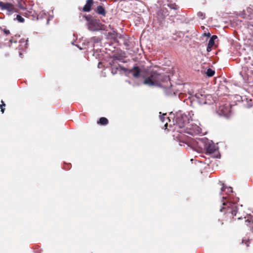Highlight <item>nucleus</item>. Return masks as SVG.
<instances>
[{
    "label": "nucleus",
    "mask_w": 253,
    "mask_h": 253,
    "mask_svg": "<svg viewBox=\"0 0 253 253\" xmlns=\"http://www.w3.org/2000/svg\"><path fill=\"white\" fill-rule=\"evenodd\" d=\"M185 113L182 111L179 110L173 113L171 112L170 115L171 118L172 119L173 125L175 126V128L177 127L179 128H184L188 121L192 118V116L190 113Z\"/></svg>",
    "instance_id": "f257e3e1"
},
{
    "label": "nucleus",
    "mask_w": 253,
    "mask_h": 253,
    "mask_svg": "<svg viewBox=\"0 0 253 253\" xmlns=\"http://www.w3.org/2000/svg\"><path fill=\"white\" fill-rule=\"evenodd\" d=\"M169 80V76L159 73L155 71L151 72L150 76L145 78L143 84L150 86H157L158 83L166 82Z\"/></svg>",
    "instance_id": "f03ea898"
},
{
    "label": "nucleus",
    "mask_w": 253,
    "mask_h": 253,
    "mask_svg": "<svg viewBox=\"0 0 253 253\" xmlns=\"http://www.w3.org/2000/svg\"><path fill=\"white\" fill-rule=\"evenodd\" d=\"M238 201V198L236 200L232 201L229 197L227 202H223V207L220 209L219 211L220 212L224 211L225 213H231L233 216H236L238 212V208L236 204Z\"/></svg>",
    "instance_id": "7ed1b4c3"
},
{
    "label": "nucleus",
    "mask_w": 253,
    "mask_h": 253,
    "mask_svg": "<svg viewBox=\"0 0 253 253\" xmlns=\"http://www.w3.org/2000/svg\"><path fill=\"white\" fill-rule=\"evenodd\" d=\"M84 17L87 21L86 25L89 31L92 32L99 31L102 26L100 21L94 18L91 15H84Z\"/></svg>",
    "instance_id": "20e7f679"
},
{
    "label": "nucleus",
    "mask_w": 253,
    "mask_h": 253,
    "mask_svg": "<svg viewBox=\"0 0 253 253\" xmlns=\"http://www.w3.org/2000/svg\"><path fill=\"white\" fill-rule=\"evenodd\" d=\"M206 154H211L214 158H220V154L218 151L217 144H214L212 141L209 140L206 146Z\"/></svg>",
    "instance_id": "39448f33"
},
{
    "label": "nucleus",
    "mask_w": 253,
    "mask_h": 253,
    "mask_svg": "<svg viewBox=\"0 0 253 253\" xmlns=\"http://www.w3.org/2000/svg\"><path fill=\"white\" fill-rule=\"evenodd\" d=\"M209 139L206 137L198 138L195 139L193 142V150L198 153L202 152L203 150H206L207 143Z\"/></svg>",
    "instance_id": "423d86ee"
},
{
    "label": "nucleus",
    "mask_w": 253,
    "mask_h": 253,
    "mask_svg": "<svg viewBox=\"0 0 253 253\" xmlns=\"http://www.w3.org/2000/svg\"><path fill=\"white\" fill-rule=\"evenodd\" d=\"M184 132L191 135L199 134L202 132L201 128L193 123H190V121L187 122L185 127Z\"/></svg>",
    "instance_id": "0eeeda50"
},
{
    "label": "nucleus",
    "mask_w": 253,
    "mask_h": 253,
    "mask_svg": "<svg viewBox=\"0 0 253 253\" xmlns=\"http://www.w3.org/2000/svg\"><path fill=\"white\" fill-rule=\"evenodd\" d=\"M120 68L126 74L131 75L134 78H138L140 77V69L138 66H134L130 69L121 66H120Z\"/></svg>",
    "instance_id": "6e6552de"
},
{
    "label": "nucleus",
    "mask_w": 253,
    "mask_h": 253,
    "mask_svg": "<svg viewBox=\"0 0 253 253\" xmlns=\"http://www.w3.org/2000/svg\"><path fill=\"white\" fill-rule=\"evenodd\" d=\"M208 97H210V95L209 94L203 95L200 93H196L193 99V101L197 102L200 105L206 104L208 103L207 99Z\"/></svg>",
    "instance_id": "1a4fd4ad"
},
{
    "label": "nucleus",
    "mask_w": 253,
    "mask_h": 253,
    "mask_svg": "<svg viewBox=\"0 0 253 253\" xmlns=\"http://www.w3.org/2000/svg\"><path fill=\"white\" fill-rule=\"evenodd\" d=\"M168 15V12L166 8L158 10L157 12V18L160 23H162Z\"/></svg>",
    "instance_id": "9d476101"
},
{
    "label": "nucleus",
    "mask_w": 253,
    "mask_h": 253,
    "mask_svg": "<svg viewBox=\"0 0 253 253\" xmlns=\"http://www.w3.org/2000/svg\"><path fill=\"white\" fill-rule=\"evenodd\" d=\"M0 7L2 10H6L10 13L14 12L13 5L9 2H3L0 1Z\"/></svg>",
    "instance_id": "9b49d317"
},
{
    "label": "nucleus",
    "mask_w": 253,
    "mask_h": 253,
    "mask_svg": "<svg viewBox=\"0 0 253 253\" xmlns=\"http://www.w3.org/2000/svg\"><path fill=\"white\" fill-rule=\"evenodd\" d=\"M112 32H108L107 33V37H106V39H111L115 42H118L117 38H119L120 34H119L116 31H115L114 29H112Z\"/></svg>",
    "instance_id": "f8f14e48"
},
{
    "label": "nucleus",
    "mask_w": 253,
    "mask_h": 253,
    "mask_svg": "<svg viewBox=\"0 0 253 253\" xmlns=\"http://www.w3.org/2000/svg\"><path fill=\"white\" fill-rule=\"evenodd\" d=\"M102 39H103L102 37L99 38V37H92L90 39H89L87 43L88 44H91V46H94V44L101 43V42L102 40Z\"/></svg>",
    "instance_id": "ddd939ff"
},
{
    "label": "nucleus",
    "mask_w": 253,
    "mask_h": 253,
    "mask_svg": "<svg viewBox=\"0 0 253 253\" xmlns=\"http://www.w3.org/2000/svg\"><path fill=\"white\" fill-rule=\"evenodd\" d=\"M93 3V0H87L83 8V11L84 12H89L91 10V6Z\"/></svg>",
    "instance_id": "4468645a"
},
{
    "label": "nucleus",
    "mask_w": 253,
    "mask_h": 253,
    "mask_svg": "<svg viewBox=\"0 0 253 253\" xmlns=\"http://www.w3.org/2000/svg\"><path fill=\"white\" fill-rule=\"evenodd\" d=\"M119 38L123 41V43L126 47H129L130 45V42L129 38L125 35L120 34Z\"/></svg>",
    "instance_id": "2eb2a0df"
},
{
    "label": "nucleus",
    "mask_w": 253,
    "mask_h": 253,
    "mask_svg": "<svg viewBox=\"0 0 253 253\" xmlns=\"http://www.w3.org/2000/svg\"><path fill=\"white\" fill-rule=\"evenodd\" d=\"M95 11L98 14L102 16H105L106 14L105 8L101 5L97 6Z\"/></svg>",
    "instance_id": "dca6fc26"
},
{
    "label": "nucleus",
    "mask_w": 253,
    "mask_h": 253,
    "mask_svg": "<svg viewBox=\"0 0 253 253\" xmlns=\"http://www.w3.org/2000/svg\"><path fill=\"white\" fill-rule=\"evenodd\" d=\"M111 67V73L113 75H114L117 73L118 68L117 65H115V63L113 61H111L109 63Z\"/></svg>",
    "instance_id": "f3484780"
},
{
    "label": "nucleus",
    "mask_w": 253,
    "mask_h": 253,
    "mask_svg": "<svg viewBox=\"0 0 253 253\" xmlns=\"http://www.w3.org/2000/svg\"><path fill=\"white\" fill-rule=\"evenodd\" d=\"M221 184L222 185V187L221 188V193H220V194H221L222 192L224 190H225V189L226 188L227 189V194H229L230 193H233L232 187H231L230 186H229V187L226 186V185H225V184L224 183H221Z\"/></svg>",
    "instance_id": "a211bd4d"
},
{
    "label": "nucleus",
    "mask_w": 253,
    "mask_h": 253,
    "mask_svg": "<svg viewBox=\"0 0 253 253\" xmlns=\"http://www.w3.org/2000/svg\"><path fill=\"white\" fill-rule=\"evenodd\" d=\"M112 58H113V60L112 61H113V62H114V61L115 60H118L120 62H125L124 60H123V57L121 55H119V54H118V55H114L113 56H112Z\"/></svg>",
    "instance_id": "6ab92c4d"
},
{
    "label": "nucleus",
    "mask_w": 253,
    "mask_h": 253,
    "mask_svg": "<svg viewBox=\"0 0 253 253\" xmlns=\"http://www.w3.org/2000/svg\"><path fill=\"white\" fill-rule=\"evenodd\" d=\"M98 124H100L101 125H106L108 123V120L106 118L101 117L99 119V121L97 122Z\"/></svg>",
    "instance_id": "aec40b11"
},
{
    "label": "nucleus",
    "mask_w": 253,
    "mask_h": 253,
    "mask_svg": "<svg viewBox=\"0 0 253 253\" xmlns=\"http://www.w3.org/2000/svg\"><path fill=\"white\" fill-rule=\"evenodd\" d=\"M159 114H160V119L162 122L164 123L166 120H169V122H170V118H171L170 117H169L167 118L165 117V116L166 115V113L161 115V112H160Z\"/></svg>",
    "instance_id": "412c9836"
},
{
    "label": "nucleus",
    "mask_w": 253,
    "mask_h": 253,
    "mask_svg": "<svg viewBox=\"0 0 253 253\" xmlns=\"http://www.w3.org/2000/svg\"><path fill=\"white\" fill-rule=\"evenodd\" d=\"M100 30H99V31L100 32V33L102 36H104L105 38L106 39V37H107V33L108 32V30L102 27V25L100 27Z\"/></svg>",
    "instance_id": "4be33fe9"
},
{
    "label": "nucleus",
    "mask_w": 253,
    "mask_h": 253,
    "mask_svg": "<svg viewBox=\"0 0 253 253\" xmlns=\"http://www.w3.org/2000/svg\"><path fill=\"white\" fill-rule=\"evenodd\" d=\"M206 74L209 77H211L214 75L215 71L211 68H209L207 69Z\"/></svg>",
    "instance_id": "5701e85b"
},
{
    "label": "nucleus",
    "mask_w": 253,
    "mask_h": 253,
    "mask_svg": "<svg viewBox=\"0 0 253 253\" xmlns=\"http://www.w3.org/2000/svg\"><path fill=\"white\" fill-rule=\"evenodd\" d=\"M245 221L249 223V226L251 227V230L253 232V218L248 219L246 220ZM247 225H248V224H247Z\"/></svg>",
    "instance_id": "b1692460"
},
{
    "label": "nucleus",
    "mask_w": 253,
    "mask_h": 253,
    "mask_svg": "<svg viewBox=\"0 0 253 253\" xmlns=\"http://www.w3.org/2000/svg\"><path fill=\"white\" fill-rule=\"evenodd\" d=\"M15 19L20 23H23L25 21L24 18L20 15H17L16 18H14V20Z\"/></svg>",
    "instance_id": "393cba45"
},
{
    "label": "nucleus",
    "mask_w": 253,
    "mask_h": 253,
    "mask_svg": "<svg viewBox=\"0 0 253 253\" xmlns=\"http://www.w3.org/2000/svg\"><path fill=\"white\" fill-rule=\"evenodd\" d=\"M197 16L202 20H204L205 18V14L201 11L197 13Z\"/></svg>",
    "instance_id": "a878e982"
},
{
    "label": "nucleus",
    "mask_w": 253,
    "mask_h": 253,
    "mask_svg": "<svg viewBox=\"0 0 253 253\" xmlns=\"http://www.w3.org/2000/svg\"><path fill=\"white\" fill-rule=\"evenodd\" d=\"M252 11H253V9L250 7L247 9V12L250 13V14L249 15V18L250 19H252L253 18V13H252Z\"/></svg>",
    "instance_id": "bb28decb"
},
{
    "label": "nucleus",
    "mask_w": 253,
    "mask_h": 253,
    "mask_svg": "<svg viewBox=\"0 0 253 253\" xmlns=\"http://www.w3.org/2000/svg\"><path fill=\"white\" fill-rule=\"evenodd\" d=\"M214 44V41H212V40L210 39L208 45L212 47Z\"/></svg>",
    "instance_id": "cd10ccee"
},
{
    "label": "nucleus",
    "mask_w": 253,
    "mask_h": 253,
    "mask_svg": "<svg viewBox=\"0 0 253 253\" xmlns=\"http://www.w3.org/2000/svg\"><path fill=\"white\" fill-rule=\"evenodd\" d=\"M242 243H245L247 247H249L250 245L249 241L247 240L246 239H243L242 240Z\"/></svg>",
    "instance_id": "c85d7f7f"
},
{
    "label": "nucleus",
    "mask_w": 253,
    "mask_h": 253,
    "mask_svg": "<svg viewBox=\"0 0 253 253\" xmlns=\"http://www.w3.org/2000/svg\"><path fill=\"white\" fill-rule=\"evenodd\" d=\"M3 32L4 33V34H6V35H9L10 33L9 30H7L6 29H4L3 30Z\"/></svg>",
    "instance_id": "c756f323"
},
{
    "label": "nucleus",
    "mask_w": 253,
    "mask_h": 253,
    "mask_svg": "<svg viewBox=\"0 0 253 253\" xmlns=\"http://www.w3.org/2000/svg\"><path fill=\"white\" fill-rule=\"evenodd\" d=\"M212 46L208 45L207 47V51L210 52L211 50Z\"/></svg>",
    "instance_id": "7c9ffc66"
},
{
    "label": "nucleus",
    "mask_w": 253,
    "mask_h": 253,
    "mask_svg": "<svg viewBox=\"0 0 253 253\" xmlns=\"http://www.w3.org/2000/svg\"><path fill=\"white\" fill-rule=\"evenodd\" d=\"M217 38V36H216V35H212V36L211 37L210 39H211V40H212V41H215V39H216Z\"/></svg>",
    "instance_id": "2f4dec72"
},
{
    "label": "nucleus",
    "mask_w": 253,
    "mask_h": 253,
    "mask_svg": "<svg viewBox=\"0 0 253 253\" xmlns=\"http://www.w3.org/2000/svg\"><path fill=\"white\" fill-rule=\"evenodd\" d=\"M1 104H0V108L5 107V104L2 100L1 101Z\"/></svg>",
    "instance_id": "473e14b6"
},
{
    "label": "nucleus",
    "mask_w": 253,
    "mask_h": 253,
    "mask_svg": "<svg viewBox=\"0 0 253 253\" xmlns=\"http://www.w3.org/2000/svg\"><path fill=\"white\" fill-rule=\"evenodd\" d=\"M0 109H1L0 110L1 112L2 113V114H3L4 112L5 108L4 107H1Z\"/></svg>",
    "instance_id": "72a5a7b5"
},
{
    "label": "nucleus",
    "mask_w": 253,
    "mask_h": 253,
    "mask_svg": "<svg viewBox=\"0 0 253 253\" xmlns=\"http://www.w3.org/2000/svg\"><path fill=\"white\" fill-rule=\"evenodd\" d=\"M9 42L10 43H16L17 42V41H13V40L11 39L9 40Z\"/></svg>",
    "instance_id": "f704fd0d"
},
{
    "label": "nucleus",
    "mask_w": 253,
    "mask_h": 253,
    "mask_svg": "<svg viewBox=\"0 0 253 253\" xmlns=\"http://www.w3.org/2000/svg\"><path fill=\"white\" fill-rule=\"evenodd\" d=\"M204 36H207L208 37H210V36H211V34H210V33H207V34L205 33V34H204Z\"/></svg>",
    "instance_id": "c9c22d12"
},
{
    "label": "nucleus",
    "mask_w": 253,
    "mask_h": 253,
    "mask_svg": "<svg viewBox=\"0 0 253 253\" xmlns=\"http://www.w3.org/2000/svg\"><path fill=\"white\" fill-rule=\"evenodd\" d=\"M25 42V40L24 39H22L19 41V42L22 43Z\"/></svg>",
    "instance_id": "e433bc0d"
},
{
    "label": "nucleus",
    "mask_w": 253,
    "mask_h": 253,
    "mask_svg": "<svg viewBox=\"0 0 253 253\" xmlns=\"http://www.w3.org/2000/svg\"><path fill=\"white\" fill-rule=\"evenodd\" d=\"M25 42H26V43H25L26 47H27L28 42V39H26Z\"/></svg>",
    "instance_id": "4c0bfd02"
},
{
    "label": "nucleus",
    "mask_w": 253,
    "mask_h": 253,
    "mask_svg": "<svg viewBox=\"0 0 253 253\" xmlns=\"http://www.w3.org/2000/svg\"><path fill=\"white\" fill-rule=\"evenodd\" d=\"M168 126V123L167 122V123L165 124V125H164V126H165V129H167V128Z\"/></svg>",
    "instance_id": "58836bf2"
},
{
    "label": "nucleus",
    "mask_w": 253,
    "mask_h": 253,
    "mask_svg": "<svg viewBox=\"0 0 253 253\" xmlns=\"http://www.w3.org/2000/svg\"><path fill=\"white\" fill-rule=\"evenodd\" d=\"M249 25L252 26V27H253V22H251L249 23Z\"/></svg>",
    "instance_id": "ea45409f"
},
{
    "label": "nucleus",
    "mask_w": 253,
    "mask_h": 253,
    "mask_svg": "<svg viewBox=\"0 0 253 253\" xmlns=\"http://www.w3.org/2000/svg\"><path fill=\"white\" fill-rule=\"evenodd\" d=\"M101 64V63L100 62H99L98 64V68H100L101 67H100V64Z\"/></svg>",
    "instance_id": "a19ab883"
},
{
    "label": "nucleus",
    "mask_w": 253,
    "mask_h": 253,
    "mask_svg": "<svg viewBox=\"0 0 253 253\" xmlns=\"http://www.w3.org/2000/svg\"><path fill=\"white\" fill-rule=\"evenodd\" d=\"M76 46H77L80 50H82V48L79 45H75Z\"/></svg>",
    "instance_id": "79ce46f5"
},
{
    "label": "nucleus",
    "mask_w": 253,
    "mask_h": 253,
    "mask_svg": "<svg viewBox=\"0 0 253 253\" xmlns=\"http://www.w3.org/2000/svg\"><path fill=\"white\" fill-rule=\"evenodd\" d=\"M240 75L242 76V77H243V71L240 72Z\"/></svg>",
    "instance_id": "37998d69"
},
{
    "label": "nucleus",
    "mask_w": 253,
    "mask_h": 253,
    "mask_svg": "<svg viewBox=\"0 0 253 253\" xmlns=\"http://www.w3.org/2000/svg\"><path fill=\"white\" fill-rule=\"evenodd\" d=\"M252 106V104L251 103H250V104H249V106H248V108H250V107H251Z\"/></svg>",
    "instance_id": "c03bdc74"
},
{
    "label": "nucleus",
    "mask_w": 253,
    "mask_h": 253,
    "mask_svg": "<svg viewBox=\"0 0 253 253\" xmlns=\"http://www.w3.org/2000/svg\"><path fill=\"white\" fill-rule=\"evenodd\" d=\"M19 56H20V57L22 58V57H23V54H22V53H19Z\"/></svg>",
    "instance_id": "a18cd8bd"
},
{
    "label": "nucleus",
    "mask_w": 253,
    "mask_h": 253,
    "mask_svg": "<svg viewBox=\"0 0 253 253\" xmlns=\"http://www.w3.org/2000/svg\"><path fill=\"white\" fill-rule=\"evenodd\" d=\"M169 7H170V8H172V9H176L175 7H171V6H170Z\"/></svg>",
    "instance_id": "49530a36"
},
{
    "label": "nucleus",
    "mask_w": 253,
    "mask_h": 253,
    "mask_svg": "<svg viewBox=\"0 0 253 253\" xmlns=\"http://www.w3.org/2000/svg\"><path fill=\"white\" fill-rule=\"evenodd\" d=\"M126 82L128 84H131V82H130V81H126Z\"/></svg>",
    "instance_id": "de8ad7c7"
},
{
    "label": "nucleus",
    "mask_w": 253,
    "mask_h": 253,
    "mask_svg": "<svg viewBox=\"0 0 253 253\" xmlns=\"http://www.w3.org/2000/svg\"><path fill=\"white\" fill-rule=\"evenodd\" d=\"M49 21V19H48L47 20V22H46V24H48Z\"/></svg>",
    "instance_id": "09e8293b"
},
{
    "label": "nucleus",
    "mask_w": 253,
    "mask_h": 253,
    "mask_svg": "<svg viewBox=\"0 0 253 253\" xmlns=\"http://www.w3.org/2000/svg\"><path fill=\"white\" fill-rule=\"evenodd\" d=\"M222 199H223V200H224V199H226V197H222Z\"/></svg>",
    "instance_id": "8fccbe9b"
},
{
    "label": "nucleus",
    "mask_w": 253,
    "mask_h": 253,
    "mask_svg": "<svg viewBox=\"0 0 253 253\" xmlns=\"http://www.w3.org/2000/svg\"><path fill=\"white\" fill-rule=\"evenodd\" d=\"M241 218V217H238V219H240Z\"/></svg>",
    "instance_id": "3c124183"
},
{
    "label": "nucleus",
    "mask_w": 253,
    "mask_h": 253,
    "mask_svg": "<svg viewBox=\"0 0 253 253\" xmlns=\"http://www.w3.org/2000/svg\"><path fill=\"white\" fill-rule=\"evenodd\" d=\"M72 44H73V45H75V44H74V42H72Z\"/></svg>",
    "instance_id": "603ef678"
},
{
    "label": "nucleus",
    "mask_w": 253,
    "mask_h": 253,
    "mask_svg": "<svg viewBox=\"0 0 253 253\" xmlns=\"http://www.w3.org/2000/svg\"><path fill=\"white\" fill-rule=\"evenodd\" d=\"M189 113L190 114V115L191 116V113H192V112H191V113L190 112H189Z\"/></svg>",
    "instance_id": "864d4df0"
},
{
    "label": "nucleus",
    "mask_w": 253,
    "mask_h": 253,
    "mask_svg": "<svg viewBox=\"0 0 253 253\" xmlns=\"http://www.w3.org/2000/svg\"><path fill=\"white\" fill-rule=\"evenodd\" d=\"M1 29V27H0V29Z\"/></svg>",
    "instance_id": "5fc2aeb1"
}]
</instances>
